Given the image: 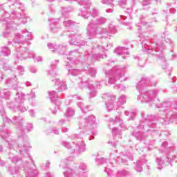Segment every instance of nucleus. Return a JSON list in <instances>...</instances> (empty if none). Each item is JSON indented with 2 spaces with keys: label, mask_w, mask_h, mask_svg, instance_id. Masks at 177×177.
Wrapping results in <instances>:
<instances>
[{
  "label": "nucleus",
  "mask_w": 177,
  "mask_h": 177,
  "mask_svg": "<svg viewBox=\"0 0 177 177\" xmlns=\"http://www.w3.org/2000/svg\"><path fill=\"white\" fill-rule=\"evenodd\" d=\"M138 30L139 32L138 37L140 38L143 52H147L149 55L156 56V57H158V59L161 60V62H162V68L165 70L166 73H168V75H171L172 67L169 66V65L165 62V57H164L162 49H164L165 44H169L171 47L174 46V41H171V39L169 38L166 39L165 37L164 40L158 39L155 41V45L151 46L152 48H150L149 46V44H150L149 39L145 37L143 34L140 33V31L142 30V26L140 25H138Z\"/></svg>",
  "instance_id": "39448f33"
},
{
  "label": "nucleus",
  "mask_w": 177,
  "mask_h": 177,
  "mask_svg": "<svg viewBox=\"0 0 177 177\" xmlns=\"http://www.w3.org/2000/svg\"><path fill=\"white\" fill-rule=\"evenodd\" d=\"M25 84L26 86H31V83L30 82H26Z\"/></svg>",
  "instance_id": "774afa93"
},
{
  "label": "nucleus",
  "mask_w": 177,
  "mask_h": 177,
  "mask_svg": "<svg viewBox=\"0 0 177 177\" xmlns=\"http://www.w3.org/2000/svg\"><path fill=\"white\" fill-rule=\"evenodd\" d=\"M26 177H37L38 175V170L32 167L25 169Z\"/></svg>",
  "instance_id": "cd10ccee"
},
{
  "label": "nucleus",
  "mask_w": 177,
  "mask_h": 177,
  "mask_svg": "<svg viewBox=\"0 0 177 177\" xmlns=\"http://www.w3.org/2000/svg\"><path fill=\"white\" fill-rule=\"evenodd\" d=\"M176 12V10L175 8H170L169 12L172 13L173 15Z\"/></svg>",
  "instance_id": "bf43d9fd"
},
{
  "label": "nucleus",
  "mask_w": 177,
  "mask_h": 177,
  "mask_svg": "<svg viewBox=\"0 0 177 177\" xmlns=\"http://www.w3.org/2000/svg\"><path fill=\"white\" fill-rule=\"evenodd\" d=\"M26 100V94L23 93L17 92L15 95V102H8L7 106L10 110L19 109L21 113H24L27 111V106L24 105V100Z\"/></svg>",
  "instance_id": "4468645a"
},
{
  "label": "nucleus",
  "mask_w": 177,
  "mask_h": 177,
  "mask_svg": "<svg viewBox=\"0 0 177 177\" xmlns=\"http://www.w3.org/2000/svg\"><path fill=\"white\" fill-rule=\"evenodd\" d=\"M34 128V125L32 123H28L27 125L26 126V129L28 132H31Z\"/></svg>",
  "instance_id": "37998d69"
},
{
  "label": "nucleus",
  "mask_w": 177,
  "mask_h": 177,
  "mask_svg": "<svg viewBox=\"0 0 177 177\" xmlns=\"http://www.w3.org/2000/svg\"><path fill=\"white\" fill-rule=\"evenodd\" d=\"M172 161H176V162L177 163V156H173Z\"/></svg>",
  "instance_id": "338daca9"
},
{
  "label": "nucleus",
  "mask_w": 177,
  "mask_h": 177,
  "mask_svg": "<svg viewBox=\"0 0 177 177\" xmlns=\"http://www.w3.org/2000/svg\"><path fill=\"white\" fill-rule=\"evenodd\" d=\"M136 150H137L140 154H142L141 151H143V149H139V145H136Z\"/></svg>",
  "instance_id": "5fc2aeb1"
},
{
  "label": "nucleus",
  "mask_w": 177,
  "mask_h": 177,
  "mask_svg": "<svg viewBox=\"0 0 177 177\" xmlns=\"http://www.w3.org/2000/svg\"><path fill=\"white\" fill-rule=\"evenodd\" d=\"M48 9L50 13H55V9H53V6L52 4L48 6Z\"/></svg>",
  "instance_id": "3c124183"
},
{
  "label": "nucleus",
  "mask_w": 177,
  "mask_h": 177,
  "mask_svg": "<svg viewBox=\"0 0 177 177\" xmlns=\"http://www.w3.org/2000/svg\"><path fill=\"white\" fill-rule=\"evenodd\" d=\"M109 126L110 129H111V132L113 133V135L115 136V138H117L118 136L119 139H121V132L120 131V130H118V128L113 127H111V125H114V127H116V125L118 124L119 127H120L122 129L125 130L127 129V125L125 124V123H124V120L121 118L116 116L115 119L110 118L109 120Z\"/></svg>",
  "instance_id": "a211bd4d"
},
{
  "label": "nucleus",
  "mask_w": 177,
  "mask_h": 177,
  "mask_svg": "<svg viewBox=\"0 0 177 177\" xmlns=\"http://www.w3.org/2000/svg\"><path fill=\"white\" fill-rule=\"evenodd\" d=\"M17 71L20 75H23L24 74V68L21 66H17Z\"/></svg>",
  "instance_id": "a18cd8bd"
},
{
  "label": "nucleus",
  "mask_w": 177,
  "mask_h": 177,
  "mask_svg": "<svg viewBox=\"0 0 177 177\" xmlns=\"http://www.w3.org/2000/svg\"><path fill=\"white\" fill-rule=\"evenodd\" d=\"M147 85L156 86V83H153V80L149 77H143L137 85L136 88L140 93L138 97V100L141 103H148L149 106H156L157 109H163L162 111H160L158 115H147L142 114V119L140 122V124L136 127V130L132 133L133 136L142 142L147 139V136L145 135V132H151V135H158V131L153 129L156 127V121H158L162 125H169L170 122L177 124V101L173 104L169 101H165L161 104H158L160 99L157 97L160 93V90H146L145 88Z\"/></svg>",
  "instance_id": "f257e3e1"
},
{
  "label": "nucleus",
  "mask_w": 177,
  "mask_h": 177,
  "mask_svg": "<svg viewBox=\"0 0 177 177\" xmlns=\"http://www.w3.org/2000/svg\"><path fill=\"white\" fill-rule=\"evenodd\" d=\"M156 5H161V0H155Z\"/></svg>",
  "instance_id": "69168bd1"
},
{
  "label": "nucleus",
  "mask_w": 177,
  "mask_h": 177,
  "mask_svg": "<svg viewBox=\"0 0 177 177\" xmlns=\"http://www.w3.org/2000/svg\"><path fill=\"white\" fill-rule=\"evenodd\" d=\"M59 125H63V124H66V120H63V119H61V120L59 121Z\"/></svg>",
  "instance_id": "13d9d810"
},
{
  "label": "nucleus",
  "mask_w": 177,
  "mask_h": 177,
  "mask_svg": "<svg viewBox=\"0 0 177 177\" xmlns=\"http://www.w3.org/2000/svg\"><path fill=\"white\" fill-rule=\"evenodd\" d=\"M114 0H102L101 1L102 3L104 5H110V8H108L106 10V13H113V9H114V6H113V1Z\"/></svg>",
  "instance_id": "c756f323"
},
{
  "label": "nucleus",
  "mask_w": 177,
  "mask_h": 177,
  "mask_svg": "<svg viewBox=\"0 0 177 177\" xmlns=\"http://www.w3.org/2000/svg\"><path fill=\"white\" fill-rule=\"evenodd\" d=\"M115 33H117V28L114 24H111L107 29H102L101 34H100V35H102V38H107L108 37H111V34Z\"/></svg>",
  "instance_id": "412c9836"
},
{
  "label": "nucleus",
  "mask_w": 177,
  "mask_h": 177,
  "mask_svg": "<svg viewBox=\"0 0 177 177\" xmlns=\"http://www.w3.org/2000/svg\"><path fill=\"white\" fill-rule=\"evenodd\" d=\"M29 102L31 104V106H35L36 104V102H35V97H36V95H35V92L31 91H30V93L29 94Z\"/></svg>",
  "instance_id": "c9c22d12"
},
{
  "label": "nucleus",
  "mask_w": 177,
  "mask_h": 177,
  "mask_svg": "<svg viewBox=\"0 0 177 177\" xmlns=\"http://www.w3.org/2000/svg\"><path fill=\"white\" fill-rule=\"evenodd\" d=\"M10 133V131L9 130H5L0 132L2 139H4V140L8 143V149H10L11 150L12 149L13 151L15 152L16 151H15V147H17L21 156H24V157H28V156H30V151L28 150L30 147V142H28V137L26 136L19 137L17 144L16 140L12 138Z\"/></svg>",
  "instance_id": "6e6552de"
},
{
  "label": "nucleus",
  "mask_w": 177,
  "mask_h": 177,
  "mask_svg": "<svg viewBox=\"0 0 177 177\" xmlns=\"http://www.w3.org/2000/svg\"><path fill=\"white\" fill-rule=\"evenodd\" d=\"M161 147H162V151L165 152L170 151V153H174L175 150H176V147H175V145L172 143L168 144L167 141H165L162 143Z\"/></svg>",
  "instance_id": "b1692460"
},
{
  "label": "nucleus",
  "mask_w": 177,
  "mask_h": 177,
  "mask_svg": "<svg viewBox=\"0 0 177 177\" xmlns=\"http://www.w3.org/2000/svg\"><path fill=\"white\" fill-rule=\"evenodd\" d=\"M124 115L127 116L130 115V118L128 119V121H131V120H135V117H136V113L129 112L128 111H124Z\"/></svg>",
  "instance_id": "58836bf2"
},
{
  "label": "nucleus",
  "mask_w": 177,
  "mask_h": 177,
  "mask_svg": "<svg viewBox=\"0 0 177 177\" xmlns=\"http://www.w3.org/2000/svg\"><path fill=\"white\" fill-rule=\"evenodd\" d=\"M150 21L147 22L145 21V19L142 18L141 19V24L145 28H151L153 27V25L149 24Z\"/></svg>",
  "instance_id": "a19ab883"
},
{
  "label": "nucleus",
  "mask_w": 177,
  "mask_h": 177,
  "mask_svg": "<svg viewBox=\"0 0 177 177\" xmlns=\"http://www.w3.org/2000/svg\"><path fill=\"white\" fill-rule=\"evenodd\" d=\"M49 98L50 99L51 102H55V104L51 108V111L53 114H56L57 113V110H59V95H57V90L51 91L48 92Z\"/></svg>",
  "instance_id": "aec40b11"
},
{
  "label": "nucleus",
  "mask_w": 177,
  "mask_h": 177,
  "mask_svg": "<svg viewBox=\"0 0 177 177\" xmlns=\"http://www.w3.org/2000/svg\"><path fill=\"white\" fill-rule=\"evenodd\" d=\"M82 71L77 68H69L68 69V75H73V77H77V75H80L81 74Z\"/></svg>",
  "instance_id": "2f4dec72"
},
{
  "label": "nucleus",
  "mask_w": 177,
  "mask_h": 177,
  "mask_svg": "<svg viewBox=\"0 0 177 177\" xmlns=\"http://www.w3.org/2000/svg\"><path fill=\"white\" fill-rule=\"evenodd\" d=\"M29 70L30 73H32V74H35L37 73V68H35V66H30L29 68Z\"/></svg>",
  "instance_id": "09e8293b"
},
{
  "label": "nucleus",
  "mask_w": 177,
  "mask_h": 177,
  "mask_svg": "<svg viewBox=\"0 0 177 177\" xmlns=\"http://www.w3.org/2000/svg\"><path fill=\"white\" fill-rule=\"evenodd\" d=\"M0 113L4 122H7L8 124H14L16 129H17L20 133H23V131H24V128L23 127V124H24V120L23 118H21V116H14L12 120H11L9 119L8 116H6L4 109L0 110Z\"/></svg>",
  "instance_id": "dca6fc26"
},
{
  "label": "nucleus",
  "mask_w": 177,
  "mask_h": 177,
  "mask_svg": "<svg viewBox=\"0 0 177 177\" xmlns=\"http://www.w3.org/2000/svg\"><path fill=\"white\" fill-rule=\"evenodd\" d=\"M49 165H50V162H49V160H47L46 162V168H49Z\"/></svg>",
  "instance_id": "0e129e2a"
},
{
  "label": "nucleus",
  "mask_w": 177,
  "mask_h": 177,
  "mask_svg": "<svg viewBox=\"0 0 177 177\" xmlns=\"http://www.w3.org/2000/svg\"><path fill=\"white\" fill-rule=\"evenodd\" d=\"M119 5L123 8L127 5V0H119Z\"/></svg>",
  "instance_id": "8fccbe9b"
},
{
  "label": "nucleus",
  "mask_w": 177,
  "mask_h": 177,
  "mask_svg": "<svg viewBox=\"0 0 177 177\" xmlns=\"http://www.w3.org/2000/svg\"><path fill=\"white\" fill-rule=\"evenodd\" d=\"M50 132L51 133H54V135H59L60 130L57 129V127H53L50 130Z\"/></svg>",
  "instance_id": "c03bdc74"
},
{
  "label": "nucleus",
  "mask_w": 177,
  "mask_h": 177,
  "mask_svg": "<svg viewBox=\"0 0 177 177\" xmlns=\"http://www.w3.org/2000/svg\"><path fill=\"white\" fill-rule=\"evenodd\" d=\"M8 158L9 160H11L13 164H19V162H21V158H17V156H15L12 152H10Z\"/></svg>",
  "instance_id": "7c9ffc66"
},
{
  "label": "nucleus",
  "mask_w": 177,
  "mask_h": 177,
  "mask_svg": "<svg viewBox=\"0 0 177 177\" xmlns=\"http://www.w3.org/2000/svg\"><path fill=\"white\" fill-rule=\"evenodd\" d=\"M172 88H173V91H174V92H177V86H176V85H175V84H173V87H172Z\"/></svg>",
  "instance_id": "680f3d73"
},
{
  "label": "nucleus",
  "mask_w": 177,
  "mask_h": 177,
  "mask_svg": "<svg viewBox=\"0 0 177 177\" xmlns=\"http://www.w3.org/2000/svg\"><path fill=\"white\" fill-rule=\"evenodd\" d=\"M147 162V160L146 158L140 159L136 162V165L135 167V169L137 172H142L143 171V167H142L144 164Z\"/></svg>",
  "instance_id": "c85d7f7f"
},
{
  "label": "nucleus",
  "mask_w": 177,
  "mask_h": 177,
  "mask_svg": "<svg viewBox=\"0 0 177 177\" xmlns=\"http://www.w3.org/2000/svg\"><path fill=\"white\" fill-rule=\"evenodd\" d=\"M88 63L91 64L92 62H84V64L82 65L83 70H84V71H86L88 70L87 74L88 75H90V77H96V74H97L96 69L93 68H89V64Z\"/></svg>",
  "instance_id": "393cba45"
},
{
  "label": "nucleus",
  "mask_w": 177,
  "mask_h": 177,
  "mask_svg": "<svg viewBox=\"0 0 177 177\" xmlns=\"http://www.w3.org/2000/svg\"><path fill=\"white\" fill-rule=\"evenodd\" d=\"M172 160H174V156L169 154H167L166 156L162 158H156V162L158 165V169H162L164 167H167V165L172 167Z\"/></svg>",
  "instance_id": "6ab92c4d"
},
{
  "label": "nucleus",
  "mask_w": 177,
  "mask_h": 177,
  "mask_svg": "<svg viewBox=\"0 0 177 177\" xmlns=\"http://www.w3.org/2000/svg\"><path fill=\"white\" fill-rule=\"evenodd\" d=\"M54 176H55L53 175V173L49 172L46 174V177H54Z\"/></svg>",
  "instance_id": "052dcab7"
},
{
  "label": "nucleus",
  "mask_w": 177,
  "mask_h": 177,
  "mask_svg": "<svg viewBox=\"0 0 177 177\" xmlns=\"http://www.w3.org/2000/svg\"><path fill=\"white\" fill-rule=\"evenodd\" d=\"M10 95V93L8 90H3V91L0 90V99L1 98L3 99Z\"/></svg>",
  "instance_id": "ea45409f"
},
{
  "label": "nucleus",
  "mask_w": 177,
  "mask_h": 177,
  "mask_svg": "<svg viewBox=\"0 0 177 177\" xmlns=\"http://www.w3.org/2000/svg\"><path fill=\"white\" fill-rule=\"evenodd\" d=\"M111 158H113V161L111 162L109 159H104L100 156H97V160H95V162L98 165H100L101 164H106L107 166L105 167L104 171L107 174V177H128L131 175V173L125 169L119 170L116 175H115L113 174V170L110 169L111 167H114V162L115 164H120V162L127 164V158H129V160L132 161V160H133V156H132L131 152L125 151L122 157H115L114 153H111Z\"/></svg>",
  "instance_id": "0eeeda50"
},
{
  "label": "nucleus",
  "mask_w": 177,
  "mask_h": 177,
  "mask_svg": "<svg viewBox=\"0 0 177 177\" xmlns=\"http://www.w3.org/2000/svg\"><path fill=\"white\" fill-rule=\"evenodd\" d=\"M169 131H162L159 135V136H169Z\"/></svg>",
  "instance_id": "de8ad7c7"
},
{
  "label": "nucleus",
  "mask_w": 177,
  "mask_h": 177,
  "mask_svg": "<svg viewBox=\"0 0 177 177\" xmlns=\"http://www.w3.org/2000/svg\"><path fill=\"white\" fill-rule=\"evenodd\" d=\"M74 160V158L70 156L61 160L59 168L64 169L63 175L64 177H88V168L86 164L80 163L79 167L70 168L68 166Z\"/></svg>",
  "instance_id": "9d476101"
},
{
  "label": "nucleus",
  "mask_w": 177,
  "mask_h": 177,
  "mask_svg": "<svg viewBox=\"0 0 177 177\" xmlns=\"http://www.w3.org/2000/svg\"><path fill=\"white\" fill-rule=\"evenodd\" d=\"M5 165V161L0 159V167H3Z\"/></svg>",
  "instance_id": "e2e57ef3"
},
{
  "label": "nucleus",
  "mask_w": 177,
  "mask_h": 177,
  "mask_svg": "<svg viewBox=\"0 0 177 177\" xmlns=\"http://www.w3.org/2000/svg\"><path fill=\"white\" fill-rule=\"evenodd\" d=\"M70 12V8L67 7L62 8V16L64 17H68V12Z\"/></svg>",
  "instance_id": "79ce46f5"
},
{
  "label": "nucleus",
  "mask_w": 177,
  "mask_h": 177,
  "mask_svg": "<svg viewBox=\"0 0 177 177\" xmlns=\"http://www.w3.org/2000/svg\"><path fill=\"white\" fill-rule=\"evenodd\" d=\"M134 59L138 63L139 67H145V64L146 63V61L140 57H135Z\"/></svg>",
  "instance_id": "4c0bfd02"
},
{
  "label": "nucleus",
  "mask_w": 177,
  "mask_h": 177,
  "mask_svg": "<svg viewBox=\"0 0 177 177\" xmlns=\"http://www.w3.org/2000/svg\"><path fill=\"white\" fill-rule=\"evenodd\" d=\"M101 86H102L100 85V82H96V84H92L88 82V80L85 76H82V77H80V88H81L82 89L83 88H88L90 91L89 97H95V96L97 95V88L100 89Z\"/></svg>",
  "instance_id": "f3484780"
},
{
  "label": "nucleus",
  "mask_w": 177,
  "mask_h": 177,
  "mask_svg": "<svg viewBox=\"0 0 177 177\" xmlns=\"http://www.w3.org/2000/svg\"><path fill=\"white\" fill-rule=\"evenodd\" d=\"M29 113H30V115H31L32 117H35V112L34 111V110L32 109L29 110Z\"/></svg>",
  "instance_id": "864d4df0"
},
{
  "label": "nucleus",
  "mask_w": 177,
  "mask_h": 177,
  "mask_svg": "<svg viewBox=\"0 0 177 177\" xmlns=\"http://www.w3.org/2000/svg\"><path fill=\"white\" fill-rule=\"evenodd\" d=\"M77 3L81 6H84L80 10V16L84 19H95L99 16V10L96 8H93L89 12V0H76ZM89 12V13H88Z\"/></svg>",
  "instance_id": "2eb2a0df"
},
{
  "label": "nucleus",
  "mask_w": 177,
  "mask_h": 177,
  "mask_svg": "<svg viewBox=\"0 0 177 177\" xmlns=\"http://www.w3.org/2000/svg\"><path fill=\"white\" fill-rule=\"evenodd\" d=\"M64 27L68 28H75V26H77V23L71 21V20H66L63 22Z\"/></svg>",
  "instance_id": "473e14b6"
},
{
  "label": "nucleus",
  "mask_w": 177,
  "mask_h": 177,
  "mask_svg": "<svg viewBox=\"0 0 177 177\" xmlns=\"http://www.w3.org/2000/svg\"><path fill=\"white\" fill-rule=\"evenodd\" d=\"M151 3V0H143L142 1V6H149Z\"/></svg>",
  "instance_id": "49530a36"
},
{
  "label": "nucleus",
  "mask_w": 177,
  "mask_h": 177,
  "mask_svg": "<svg viewBox=\"0 0 177 177\" xmlns=\"http://www.w3.org/2000/svg\"><path fill=\"white\" fill-rule=\"evenodd\" d=\"M109 64H105L104 66V74L106 75V81L109 85H115L114 89H118L119 91H125V86L122 84H117L118 81L124 82L126 81L125 77V68L115 66L110 70L107 69Z\"/></svg>",
  "instance_id": "1a4fd4ad"
},
{
  "label": "nucleus",
  "mask_w": 177,
  "mask_h": 177,
  "mask_svg": "<svg viewBox=\"0 0 177 177\" xmlns=\"http://www.w3.org/2000/svg\"><path fill=\"white\" fill-rule=\"evenodd\" d=\"M78 108L82 111V113H88V111H91V109H89V106H85L82 102H77Z\"/></svg>",
  "instance_id": "72a5a7b5"
},
{
  "label": "nucleus",
  "mask_w": 177,
  "mask_h": 177,
  "mask_svg": "<svg viewBox=\"0 0 177 177\" xmlns=\"http://www.w3.org/2000/svg\"><path fill=\"white\" fill-rule=\"evenodd\" d=\"M57 64H59V60L57 59L52 62L50 68L48 71V75L51 77V82L55 84V86H57V92H63L64 91H67V84L66 81L61 80L59 77H56L59 71Z\"/></svg>",
  "instance_id": "9b49d317"
},
{
  "label": "nucleus",
  "mask_w": 177,
  "mask_h": 177,
  "mask_svg": "<svg viewBox=\"0 0 177 177\" xmlns=\"http://www.w3.org/2000/svg\"><path fill=\"white\" fill-rule=\"evenodd\" d=\"M79 129H82L79 134H74L71 136L72 142L75 147L71 146V144L67 141H64L62 142V146L69 150L71 154H81V153H85L87 150L86 144L84 142V139L88 137V140H92L91 138V133L93 135H96L92 131V129L96 128V118L95 115H91L85 118H80L79 121Z\"/></svg>",
  "instance_id": "7ed1b4c3"
},
{
  "label": "nucleus",
  "mask_w": 177,
  "mask_h": 177,
  "mask_svg": "<svg viewBox=\"0 0 177 177\" xmlns=\"http://www.w3.org/2000/svg\"><path fill=\"white\" fill-rule=\"evenodd\" d=\"M62 132H64V133L68 132V129L67 127H62Z\"/></svg>",
  "instance_id": "4d7b16f0"
},
{
  "label": "nucleus",
  "mask_w": 177,
  "mask_h": 177,
  "mask_svg": "<svg viewBox=\"0 0 177 177\" xmlns=\"http://www.w3.org/2000/svg\"><path fill=\"white\" fill-rule=\"evenodd\" d=\"M48 21L51 23L50 25V31L52 32L56 33L59 32L60 30H62V28H60V25H59V19H55L53 18L49 19Z\"/></svg>",
  "instance_id": "5701e85b"
},
{
  "label": "nucleus",
  "mask_w": 177,
  "mask_h": 177,
  "mask_svg": "<svg viewBox=\"0 0 177 177\" xmlns=\"http://www.w3.org/2000/svg\"><path fill=\"white\" fill-rule=\"evenodd\" d=\"M128 12V16L127 15H120L117 20L122 23V24H124V26H127V30H132V22L131 21H127V19H132V16H131V14H129V11Z\"/></svg>",
  "instance_id": "4be33fe9"
},
{
  "label": "nucleus",
  "mask_w": 177,
  "mask_h": 177,
  "mask_svg": "<svg viewBox=\"0 0 177 177\" xmlns=\"http://www.w3.org/2000/svg\"><path fill=\"white\" fill-rule=\"evenodd\" d=\"M114 52L116 53V55H119L120 56H122L123 59H127V56H129V51H128V48L125 47H118ZM127 55V56H125Z\"/></svg>",
  "instance_id": "a878e982"
},
{
  "label": "nucleus",
  "mask_w": 177,
  "mask_h": 177,
  "mask_svg": "<svg viewBox=\"0 0 177 177\" xmlns=\"http://www.w3.org/2000/svg\"><path fill=\"white\" fill-rule=\"evenodd\" d=\"M75 114V111L73 108H68L64 116L66 117V118H70L71 117H74V115Z\"/></svg>",
  "instance_id": "e433bc0d"
},
{
  "label": "nucleus",
  "mask_w": 177,
  "mask_h": 177,
  "mask_svg": "<svg viewBox=\"0 0 177 177\" xmlns=\"http://www.w3.org/2000/svg\"><path fill=\"white\" fill-rule=\"evenodd\" d=\"M69 37L71 38L70 45H77V46H79L80 49L84 46L85 51L84 56L82 58V62L80 61L81 53L78 52V50H74L66 53L67 46L63 44L48 43L47 45L50 52L59 53V55H66V60L65 61L66 67L71 66V64H75L76 66H78V67H82V66L85 64L86 62L92 63L96 62V60H99V59H104V57H107V55L102 54L104 50H107V48L100 46H94L91 50L88 49L86 43L80 39L81 38V35H80L78 32H72Z\"/></svg>",
  "instance_id": "f03ea898"
},
{
  "label": "nucleus",
  "mask_w": 177,
  "mask_h": 177,
  "mask_svg": "<svg viewBox=\"0 0 177 177\" xmlns=\"http://www.w3.org/2000/svg\"><path fill=\"white\" fill-rule=\"evenodd\" d=\"M72 97H73L72 100H80V99H81V97L78 95H73Z\"/></svg>",
  "instance_id": "6e6d98bb"
},
{
  "label": "nucleus",
  "mask_w": 177,
  "mask_h": 177,
  "mask_svg": "<svg viewBox=\"0 0 177 177\" xmlns=\"http://www.w3.org/2000/svg\"><path fill=\"white\" fill-rule=\"evenodd\" d=\"M106 24V18L100 17L98 19H91L90 23L88 24L86 30L88 39L96 38V35L102 33V29L97 26H102Z\"/></svg>",
  "instance_id": "ddd939ff"
},
{
  "label": "nucleus",
  "mask_w": 177,
  "mask_h": 177,
  "mask_svg": "<svg viewBox=\"0 0 177 177\" xmlns=\"http://www.w3.org/2000/svg\"><path fill=\"white\" fill-rule=\"evenodd\" d=\"M8 2H12V6L9 8L12 9H17V11L12 10L10 15L5 12L3 19V23L6 26V30L3 32V36L4 38H12L13 37V32L17 30V26L20 24H27L30 17H26L24 15V4L17 0H8Z\"/></svg>",
  "instance_id": "20e7f679"
},
{
  "label": "nucleus",
  "mask_w": 177,
  "mask_h": 177,
  "mask_svg": "<svg viewBox=\"0 0 177 177\" xmlns=\"http://www.w3.org/2000/svg\"><path fill=\"white\" fill-rule=\"evenodd\" d=\"M32 39V34L27 30H24L21 34H15L12 41L15 44L16 53L15 55L18 60H26V59H34V62L40 63L42 62V57H35L34 52L30 50V41Z\"/></svg>",
  "instance_id": "423d86ee"
},
{
  "label": "nucleus",
  "mask_w": 177,
  "mask_h": 177,
  "mask_svg": "<svg viewBox=\"0 0 177 177\" xmlns=\"http://www.w3.org/2000/svg\"><path fill=\"white\" fill-rule=\"evenodd\" d=\"M102 99L108 100L106 102V106L107 111H111V110H120V109H124L122 106L127 103V96L125 95H122L118 98L117 104L114 105V100H115V97L113 94L108 93L103 94Z\"/></svg>",
  "instance_id": "f8f14e48"
},
{
  "label": "nucleus",
  "mask_w": 177,
  "mask_h": 177,
  "mask_svg": "<svg viewBox=\"0 0 177 177\" xmlns=\"http://www.w3.org/2000/svg\"><path fill=\"white\" fill-rule=\"evenodd\" d=\"M12 175H15V174H19V167H15L13 169L12 172H11Z\"/></svg>",
  "instance_id": "603ef678"
},
{
  "label": "nucleus",
  "mask_w": 177,
  "mask_h": 177,
  "mask_svg": "<svg viewBox=\"0 0 177 177\" xmlns=\"http://www.w3.org/2000/svg\"><path fill=\"white\" fill-rule=\"evenodd\" d=\"M10 48H9L8 46L1 47V55L2 56H10Z\"/></svg>",
  "instance_id": "f704fd0d"
},
{
  "label": "nucleus",
  "mask_w": 177,
  "mask_h": 177,
  "mask_svg": "<svg viewBox=\"0 0 177 177\" xmlns=\"http://www.w3.org/2000/svg\"><path fill=\"white\" fill-rule=\"evenodd\" d=\"M6 85H8V88H12L15 90L17 89V80L16 79V76L14 77V79H8L5 82Z\"/></svg>",
  "instance_id": "bb28decb"
}]
</instances>
